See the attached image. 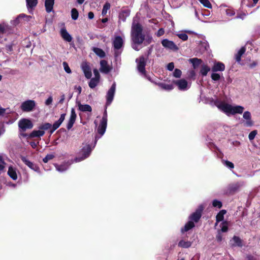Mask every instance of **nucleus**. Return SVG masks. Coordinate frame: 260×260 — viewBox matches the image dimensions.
<instances>
[{"label":"nucleus","instance_id":"3c124183","mask_svg":"<svg viewBox=\"0 0 260 260\" xmlns=\"http://www.w3.org/2000/svg\"><path fill=\"white\" fill-rule=\"evenodd\" d=\"M54 157V155L52 154H47L43 159V161L45 163H47L49 160L52 159Z\"/></svg>","mask_w":260,"mask_h":260},{"label":"nucleus","instance_id":"9d476101","mask_svg":"<svg viewBox=\"0 0 260 260\" xmlns=\"http://www.w3.org/2000/svg\"><path fill=\"white\" fill-rule=\"evenodd\" d=\"M146 58L143 55L136 59L137 69L140 75L144 74V72H146L145 66L146 65Z\"/></svg>","mask_w":260,"mask_h":260},{"label":"nucleus","instance_id":"de8ad7c7","mask_svg":"<svg viewBox=\"0 0 260 260\" xmlns=\"http://www.w3.org/2000/svg\"><path fill=\"white\" fill-rule=\"evenodd\" d=\"M211 78L212 80L216 81L220 79V75L218 73H216V72H213L211 75Z\"/></svg>","mask_w":260,"mask_h":260},{"label":"nucleus","instance_id":"0e129e2a","mask_svg":"<svg viewBox=\"0 0 260 260\" xmlns=\"http://www.w3.org/2000/svg\"><path fill=\"white\" fill-rule=\"evenodd\" d=\"M222 232H226L228 230V227L226 225L223 224L221 229Z\"/></svg>","mask_w":260,"mask_h":260},{"label":"nucleus","instance_id":"1a4fd4ad","mask_svg":"<svg viewBox=\"0 0 260 260\" xmlns=\"http://www.w3.org/2000/svg\"><path fill=\"white\" fill-rule=\"evenodd\" d=\"M18 127L20 132H25L33 127V123L28 119L22 118L18 122Z\"/></svg>","mask_w":260,"mask_h":260},{"label":"nucleus","instance_id":"f257e3e1","mask_svg":"<svg viewBox=\"0 0 260 260\" xmlns=\"http://www.w3.org/2000/svg\"><path fill=\"white\" fill-rule=\"evenodd\" d=\"M66 114L62 113L60 115L59 119L51 124L48 122H43L39 125L38 129L33 130L29 135L27 134H21L23 137H28L29 138H40L43 136L45 131H48L49 133L51 135L61 124L65 119Z\"/></svg>","mask_w":260,"mask_h":260},{"label":"nucleus","instance_id":"c9c22d12","mask_svg":"<svg viewBox=\"0 0 260 260\" xmlns=\"http://www.w3.org/2000/svg\"><path fill=\"white\" fill-rule=\"evenodd\" d=\"M10 26L5 23L0 24V35L9 32Z\"/></svg>","mask_w":260,"mask_h":260},{"label":"nucleus","instance_id":"cd10ccee","mask_svg":"<svg viewBox=\"0 0 260 260\" xmlns=\"http://www.w3.org/2000/svg\"><path fill=\"white\" fill-rule=\"evenodd\" d=\"M195 226L194 223L192 221L189 220L185 224V225L182 227L181 230L180 232L181 233H184L185 232H186L192 229Z\"/></svg>","mask_w":260,"mask_h":260},{"label":"nucleus","instance_id":"c85d7f7f","mask_svg":"<svg viewBox=\"0 0 260 260\" xmlns=\"http://www.w3.org/2000/svg\"><path fill=\"white\" fill-rule=\"evenodd\" d=\"M55 0H45V7L47 13H50L53 11Z\"/></svg>","mask_w":260,"mask_h":260},{"label":"nucleus","instance_id":"603ef678","mask_svg":"<svg viewBox=\"0 0 260 260\" xmlns=\"http://www.w3.org/2000/svg\"><path fill=\"white\" fill-rule=\"evenodd\" d=\"M64 70L66 71V73L70 74L71 73V70L70 69L69 66H68V64L64 61L62 63Z\"/></svg>","mask_w":260,"mask_h":260},{"label":"nucleus","instance_id":"a878e982","mask_svg":"<svg viewBox=\"0 0 260 260\" xmlns=\"http://www.w3.org/2000/svg\"><path fill=\"white\" fill-rule=\"evenodd\" d=\"M192 242L185 239H181L178 243V246L182 248H188L191 247Z\"/></svg>","mask_w":260,"mask_h":260},{"label":"nucleus","instance_id":"f704fd0d","mask_svg":"<svg viewBox=\"0 0 260 260\" xmlns=\"http://www.w3.org/2000/svg\"><path fill=\"white\" fill-rule=\"evenodd\" d=\"M156 85L161 89L167 91H170L173 89V86L171 84H167L164 83L159 82L157 83Z\"/></svg>","mask_w":260,"mask_h":260},{"label":"nucleus","instance_id":"5701e85b","mask_svg":"<svg viewBox=\"0 0 260 260\" xmlns=\"http://www.w3.org/2000/svg\"><path fill=\"white\" fill-rule=\"evenodd\" d=\"M107 126V122L100 121V123L97 128V132L102 137L105 134Z\"/></svg>","mask_w":260,"mask_h":260},{"label":"nucleus","instance_id":"c756f323","mask_svg":"<svg viewBox=\"0 0 260 260\" xmlns=\"http://www.w3.org/2000/svg\"><path fill=\"white\" fill-rule=\"evenodd\" d=\"M26 7L29 12L32 11L38 4V0H26Z\"/></svg>","mask_w":260,"mask_h":260},{"label":"nucleus","instance_id":"ddd939ff","mask_svg":"<svg viewBox=\"0 0 260 260\" xmlns=\"http://www.w3.org/2000/svg\"><path fill=\"white\" fill-rule=\"evenodd\" d=\"M173 83L181 91H186L190 88V85H188L187 81L184 79L175 80Z\"/></svg>","mask_w":260,"mask_h":260},{"label":"nucleus","instance_id":"4be33fe9","mask_svg":"<svg viewBox=\"0 0 260 260\" xmlns=\"http://www.w3.org/2000/svg\"><path fill=\"white\" fill-rule=\"evenodd\" d=\"M130 15V10L128 9H122L119 13V20L124 22Z\"/></svg>","mask_w":260,"mask_h":260},{"label":"nucleus","instance_id":"4468645a","mask_svg":"<svg viewBox=\"0 0 260 260\" xmlns=\"http://www.w3.org/2000/svg\"><path fill=\"white\" fill-rule=\"evenodd\" d=\"M77 114L76 113L75 110L74 108H72L71 111V115L70 116V118L67 124V128L68 130H70V129L72 128L74 123L75 122Z\"/></svg>","mask_w":260,"mask_h":260},{"label":"nucleus","instance_id":"e433bc0d","mask_svg":"<svg viewBox=\"0 0 260 260\" xmlns=\"http://www.w3.org/2000/svg\"><path fill=\"white\" fill-rule=\"evenodd\" d=\"M99 81L100 79L95 78H91L89 82L88 85L90 88L93 89L98 85Z\"/></svg>","mask_w":260,"mask_h":260},{"label":"nucleus","instance_id":"09e8293b","mask_svg":"<svg viewBox=\"0 0 260 260\" xmlns=\"http://www.w3.org/2000/svg\"><path fill=\"white\" fill-rule=\"evenodd\" d=\"M181 71L178 69H175L173 73V76L177 78H180L181 76Z\"/></svg>","mask_w":260,"mask_h":260},{"label":"nucleus","instance_id":"58836bf2","mask_svg":"<svg viewBox=\"0 0 260 260\" xmlns=\"http://www.w3.org/2000/svg\"><path fill=\"white\" fill-rule=\"evenodd\" d=\"M226 213V211L225 210H220L218 213L217 214L216 219L217 222H220L223 220L224 218V215Z\"/></svg>","mask_w":260,"mask_h":260},{"label":"nucleus","instance_id":"393cba45","mask_svg":"<svg viewBox=\"0 0 260 260\" xmlns=\"http://www.w3.org/2000/svg\"><path fill=\"white\" fill-rule=\"evenodd\" d=\"M100 71L105 74H108L111 70L110 68L109 67L107 63V61L105 60H102L100 61Z\"/></svg>","mask_w":260,"mask_h":260},{"label":"nucleus","instance_id":"a211bd4d","mask_svg":"<svg viewBox=\"0 0 260 260\" xmlns=\"http://www.w3.org/2000/svg\"><path fill=\"white\" fill-rule=\"evenodd\" d=\"M76 104L78 106V110L83 112H91L92 111L91 107L88 104H82L80 101H76Z\"/></svg>","mask_w":260,"mask_h":260},{"label":"nucleus","instance_id":"20e7f679","mask_svg":"<svg viewBox=\"0 0 260 260\" xmlns=\"http://www.w3.org/2000/svg\"><path fill=\"white\" fill-rule=\"evenodd\" d=\"M116 84L115 82H114L112 84L110 88L108 89L106 95V102L105 104V110L103 113V117L101 121L107 122L108 114L107 109V107L110 106L113 101L114 97L116 92Z\"/></svg>","mask_w":260,"mask_h":260},{"label":"nucleus","instance_id":"0eeeda50","mask_svg":"<svg viewBox=\"0 0 260 260\" xmlns=\"http://www.w3.org/2000/svg\"><path fill=\"white\" fill-rule=\"evenodd\" d=\"M243 185L244 182L242 181L232 183L229 184L224 189V193L226 194H233L239 191L240 188Z\"/></svg>","mask_w":260,"mask_h":260},{"label":"nucleus","instance_id":"72a5a7b5","mask_svg":"<svg viewBox=\"0 0 260 260\" xmlns=\"http://www.w3.org/2000/svg\"><path fill=\"white\" fill-rule=\"evenodd\" d=\"M188 61L190 63H192V67L194 69L197 68L202 62L201 59H199L196 57L190 58Z\"/></svg>","mask_w":260,"mask_h":260},{"label":"nucleus","instance_id":"69168bd1","mask_svg":"<svg viewBox=\"0 0 260 260\" xmlns=\"http://www.w3.org/2000/svg\"><path fill=\"white\" fill-rule=\"evenodd\" d=\"M6 185H7V186L11 187H12V188H15L16 186V184L13 183H12L11 182H7Z\"/></svg>","mask_w":260,"mask_h":260},{"label":"nucleus","instance_id":"a19ab883","mask_svg":"<svg viewBox=\"0 0 260 260\" xmlns=\"http://www.w3.org/2000/svg\"><path fill=\"white\" fill-rule=\"evenodd\" d=\"M176 36L183 41H187L188 39V36L185 31H181L176 34Z\"/></svg>","mask_w":260,"mask_h":260},{"label":"nucleus","instance_id":"2eb2a0df","mask_svg":"<svg viewBox=\"0 0 260 260\" xmlns=\"http://www.w3.org/2000/svg\"><path fill=\"white\" fill-rule=\"evenodd\" d=\"M20 158L21 160L30 169L37 172H40L39 167L37 165L29 161L26 157L24 156H21Z\"/></svg>","mask_w":260,"mask_h":260},{"label":"nucleus","instance_id":"49530a36","mask_svg":"<svg viewBox=\"0 0 260 260\" xmlns=\"http://www.w3.org/2000/svg\"><path fill=\"white\" fill-rule=\"evenodd\" d=\"M141 76H142L143 77L146 78V79H147L148 80H149V81H150L152 83H153L155 84H157V82H156L154 80H153L151 77L150 76H149V75H147L146 74V72H144V74H142L141 75H140Z\"/></svg>","mask_w":260,"mask_h":260},{"label":"nucleus","instance_id":"8fccbe9b","mask_svg":"<svg viewBox=\"0 0 260 260\" xmlns=\"http://www.w3.org/2000/svg\"><path fill=\"white\" fill-rule=\"evenodd\" d=\"M223 165L227 168L232 169L234 168V164L228 160H224L223 161Z\"/></svg>","mask_w":260,"mask_h":260},{"label":"nucleus","instance_id":"9b49d317","mask_svg":"<svg viewBox=\"0 0 260 260\" xmlns=\"http://www.w3.org/2000/svg\"><path fill=\"white\" fill-rule=\"evenodd\" d=\"M204 208L203 205H200L196 210L195 212L190 215L189 216V220L192 222H198L202 216Z\"/></svg>","mask_w":260,"mask_h":260},{"label":"nucleus","instance_id":"bb28decb","mask_svg":"<svg viewBox=\"0 0 260 260\" xmlns=\"http://www.w3.org/2000/svg\"><path fill=\"white\" fill-rule=\"evenodd\" d=\"M8 175L13 180H16L17 179V169L12 166H10L8 171Z\"/></svg>","mask_w":260,"mask_h":260},{"label":"nucleus","instance_id":"052dcab7","mask_svg":"<svg viewBox=\"0 0 260 260\" xmlns=\"http://www.w3.org/2000/svg\"><path fill=\"white\" fill-rule=\"evenodd\" d=\"M245 260H257L256 258L252 255L248 254L246 256Z\"/></svg>","mask_w":260,"mask_h":260},{"label":"nucleus","instance_id":"4d7b16f0","mask_svg":"<svg viewBox=\"0 0 260 260\" xmlns=\"http://www.w3.org/2000/svg\"><path fill=\"white\" fill-rule=\"evenodd\" d=\"M53 101V98L52 96H50L45 101V105L49 106L51 105Z\"/></svg>","mask_w":260,"mask_h":260},{"label":"nucleus","instance_id":"680f3d73","mask_svg":"<svg viewBox=\"0 0 260 260\" xmlns=\"http://www.w3.org/2000/svg\"><path fill=\"white\" fill-rule=\"evenodd\" d=\"M152 51V48L151 47L149 48L148 50L147 51V53L145 54L146 57L145 58H146V59L148 58L149 55L151 54Z\"/></svg>","mask_w":260,"mask_h":260},{"label":"nucleus","instance_id":"6ab92c4d","mask_svg":"<svg viewBox=\"0 0 260 260\" xmlns=\"http://www.w3.org/2000/svg\"><path fill=\"white\" fill-rule=\"evenodd\" d=\"M219 8L221 11L225 12L227 16H233L235 14L234 10L233 8L228 7L225 4H221L219 6Z\"/></svg>","mask_w":260,"mask_h":260},{"label":"nucleus","instance_id":"e2e57ef3","mask_svg":"<svg viewBox=\"0 0 260 260\" xmlns=\"http://www.w3.org/2000/svg\"><path fill=\"white\" fill-rule=\"evenodd\" d=\"M216 238L218 242H220L222 240V236L220 233H218L217 235Z\"/></svg>","mask_w":260,"mask_h":260},{"label":"nucleus","instance_id":"5fc2aeb1","mask_svg":"<svg viewBox=\"0 0 260 260\" xmlns=\"http://www.w3.org/2000/svg\"><path fill=\"white\" fill-rule=\"evenodd\" d=\"M174 68V64L173 62H170L168 64L167 67V69L168 70H169L170 71H172L173 70Z\"/></svg>","mask_w":260,"mask_h":260},{"label":"nucleus","instance_id":"423d86ee","mask_svg":"<svg viewBox=\"0 0 260 260\" xmlns=\"http://www.w3.org/2000/svg\"><path fill=\"white\" fill-rule=\"evenodd\" d=\"M123 40L121 37L119 36H116L112 41L114 55L116 60L120 57L122 53V48L123 46Z\"/></svg>","mask_w":260,"mask_h":260},{"label":"nucleus","instance_id":"774afa93","mask_svg":"<svg viewBox=\"0 0 260 260\" xmlns=\"http://www.w3.org/2000/svg\"><path fill=\"white\" fill-rule=\"evenodd\" d=\"M88 17L89 19H92L94 18V14L92 12H89L88 14Z\"/></svg>","mask_w":260,"mask_h":260},{"label":"nucleus","instance_id":"6e6d98bb","mask_svg":"<svg viewBox=\"0 0 260 260\" xmlns=\"http://www.w3.org/2000/svg\"><path fill=\"white\" fill-rule=\"evenodd\" d=\"M6 49L8 53L11 52L13 51V44H10L6 46Z\"/></svg>","mask_w":260,"mask_h":260},{"label":"nucleus","instance_id":"7c9ffc66","mask_svg":"<svg viewBox=\"0 0 260 260\" xmlns=\"http://www.w3.org/2000/svg\"><path fill=\"white\" fill-rule=\"evenodd\" d=\"M83 72L84 74L85 77L87 79H90L92 76L91 70L89 66L87 64L82 66V67Z\"/></svg>","mask_w":260,"mask_h":260},{"label":"nucleus","instance_id":"13d9d810","mask_svg":"<svg viewBox=\"0 0 260 260\" xmlns=\"http://www.w3.org/2000/svg\"><path fill=\"white\" fill-rule=\"evenodd\" d=\"M93 74L94 75V78L98 79H100V73L99 72V71L97 69H94L93 70Z\"/></svg>","mask_w":260,"mask_h":260},{"label":"nucleus","instance_id":"338daca9","mask_svg":"<svg viewBox=\"0 0 260 260\" xmlns=\"http://www.w3.org/2000/svg\"><path fill=\"white\" fill-rule=\"evenodd\" d=\"M30 145L33 148H36L37 147L38 144L35 142H30L29 143Z\"/></svg>","mask_w":260,"mask_h":260},{"label":"nucleus","instance_id":"f8f14e48","mask_svg":"<svg viewBox=\"0 0 260 260\" xmlns=\"http://www.w3.org/2000/svg\"><path fill=\"white\" fill-rule=\"evenodd\" d=\"M75 162L74 159L64 161L62 164L58 165L57 164H54V166L56 171L59 173H63L69 169L71 165Z\"/></svg>","mask_w":260,"mask_h":260},{"label":"nucleus","instance_id":"473e14b6","mask_svg":"<svg viewBox=\"0 0 260 260\" xmlns=\"http://www.w3.org/2000/svg\"><path fill=\"white\" fill-rule=\"evenodd\" d=\"M246 51L245 47H242L235 55V58L237 62H239L241 61V56L244 54Z\"/></svg>","mask_w":260,"mask_h":260},{"label":"nucleus","instance_id":"bf43d9fd","mask_svg":"<svg viewBox=\"0 0 260 260\" xmlns=\"http://www.w3.org/2000/svg\"><path fill=\"white\" fill-rule=\"evenodd\" d=\"M165 33V30L163 28H159L157 32H156V35L157 37H160L162 36Z\"/></svg>","mask_w":260,"mask_h":260},{"label":"nucleus","instance_id":"b1692460","mask_svg":"<svg viewBox=\"0 0 260 260\" xmlns=\"http://www.w3.org/2000/svg\"><path fill=\"white\" fill-rule=\"evenodd\" d=\"M225 69L224 64L221 62H216L211 68V71L213 72H216L218 71L222 72Z\"/></svg>","mask_w":260,"mask_h":260},{"label":"nucleus","instance_id":"2f4dec72","mask_svg":"<svg viewBox=\"0 0 260 260\" xmlns=\"http://www.w3.org/2000/svg\"><path fill=\"white\" fill-rule=\"evenodd\" d=\"M231 242H233L232 243V246L236 247L238 246L239 247H242V240L238 236H234L232 239L231 240Z\"/></svg>","mask_w":260,"mask_h":260},{"label":"nucleus","instance_id":"f3484780","mask_svg":"<svg viewBox=\"0 0 260 260\" xmlns=\"http://www.w3.org/2000/svg\"><path fill=\"white\" fill-rule=\"evenodd\" d=\"M31 16L26 15L24 14H21L19 15L15 19L11 21L10 23L14 26H16L18 24L21 22L23 19L26 18L27 20H28L29 18H30Z\"/></svg>","mask_w":260,"mask_h":260},{"label":"nucleus","instance_id":"a18cd8bd","mask_svg":"<svg viewBox=\"0 0 260 260\" xmlns=\"http://www.w3.org/2000/svg\"><path fill=\"white\" fill-rule=\"evenodd\" d=\"M199 1L205 7L207 8H212V5L208 0H200Z\"/></svg>","mask_w":260,"mask_h":260},{"label":"nucleus","instance_id":"864d4df0","mask_svg":"<svg viewBox=\"0 0 260 260\" xmlns=\"http://www.w3.org/2000/svg\"><path fill=\"white\" fill-rule=\"evenodd\" d=\"M257 134V131L256 130H254V131H252V132H251L249 135H248V138L249 139V140H252L254 139L256 135Z\"/></svg>","mask_w":260,"mask_h":260},{"label":"nucleus","instance_id":"6e6552de","mask_svg":"<svg viewBox=\"0 0 260 260\" xmlns=\"http://www.w3.org/2000/svg\"><path fill=\"white\" fill-rule=\"evenodd\" d=\"M36 103L34 100H28L22 102L20 106L21 110L24 112H29L34 110Z\"/></svg>","mask_w":260,"mask_h":260},{"label":"nucleus","instance_id":"4c0bfd02","mask_svg":"<svg viewBox=\"0 0 260 260\" xmlns=\"http://www.w3.org/2000/svg\"><path fill=\"white\" fill-rule=\"evenodd\" d=\"M93 52L101 58H103L105 56V52L101 48L98 47H94L93 48Z\"/></svg>","mask_w":260,"mask_h":260},{"label":"nucleus","instance_id":"37998d69","mask_svg":"<svg viewBox=\"0 0 260 260\" xmlns=\"http://www.w3.org/2000/svg\"><path fill=\"white\" fill-rule=\"evenodd\" d=\"M110 3L108 2L105 3V4H104V5L103 6V9H102V15L103 16L105 15L107 13V11L109 9H110Z\"/></svg>","mask_w":260,"mask_h":260},{"label":"nucleus","instance_id":"7ed1b4c3","mask_svg":"<svg viewBox=\"0 0 260 260\" xmlns=\"http://www.w3.org/2000/svg\"><path fill=\"white\" fill-rule=\"evenodd\" d=\"M100 137H98V136L95 137V140L92 146L89 144H83L82 148L79 153V156L74 159L75 162H80L88 158L90 156L92 149L95 146L98 140Z\"/></svg>","mask_w":260,"mask_h":260},{"label":"nucleus","instance_id":"c03bdc74","mask_svg":"<svg viewBox=\"0 0 260 260\" xmlns=\"http://www.w3.org/2000/svg\"><path fill=\"white\" fill-rule=\"evenodd\" d=\"M212 206L220 209L222 207V204L220 201L215 199L212 201Z\"/></svg>","mask_w":260,"mask_h":260},{"label":"nucleus","instance_id":"39448f33","mask_svg":"<svg viewBox=\"0 0 260 260\" xmlns=\"http://www.w3.org/2000/svg\"><path fill=\"white\" fill-rule=\"evenodd\" d=\"M218 109L224 112L228 116L230 114L234 115L236 114H242L244 111V108L241 106H233L228 104L220 103L216 104Z\"/></svg>","mask_w":260,"mask_h":260},{"label":"nucleus","instance_id":"aec40b11","mask_svg":"<svg viewBox=\"0 0 260 260\" xmlns=\"http://www.w3.org/2000/svg\"><path fill=\"white\" fill-rule=\"evenodd\" d=\"M60 36L66 42H71L73 39L71 35L68 32L66 28H61L60 31Z\"/></svg>","mask_w":260,"mask_h":260},{"label":"nucleus","instance_id":"dca6fc26","mask_svg":"<svg viewBox=\"0 0 260 260\" xmlns=\"http://www.w3.org/2000/svg\"><path fill=\"white\" fill-rule=\"evenodd\" d=\"M161 44L165 48L167 49L172 50H177L178 49V47L174 43V42L170 41L167 39L162 40Z\"/></svg>","mask_w":260,"mask_h":260},{"label":"nucleus","instance_id":"ea45409f","mask_svg":"<svg viewBox=\"0 0 260 260\" xmlns=\"http://www.w3.org/2000/svg\"><path fill=\"white\" fill-rule=\"evenodd\" d=\"M210 71V68L207 65H203L202 66L200 73L203 76H206L208 73Z\"/></svg>","mask_w":260,"mask_h":260},{"label":"nucleus","instance_id":"412c9836","mask_svg":"<svg viewBox=\"0 0 260 260\" xmlns=\"http://www.w3.org/2000/svg\"><path fill=\"white\" fill-rule=\"evenodd\" d=\"M243 117L246 120L244 123V125L247 127H250L253 125V122L251 120V115L249 111H245L244 112Z\"/></svg>","mask_w":260,"mask_h":260},{"label":"nucleus","instance_id":"79ce46f5","mask_svg":"<svg viewBox=\"0 0 260 260\" xmlns=\"http://www.w3.org/2000/svg\"><path fill=\"white\" fill-rule=\"evenodd\" d=\"M79 16V13L76 8H73L71 10V17L74 20H76Z\"/></svg>","mask_w":260,"mask_h":260},{"label":"nucleus","instance_id":"f03ea898","mask_svg":"<svg viewBox=\"0 0 260 260\" xmlns=\"http://www.w3.org/2000/svg\"><path fill=\"white\" fill-rule=\"evenodd\" d=\"M142 31V25L138 22H136L135 19H134L131 29L132 46L136 51H139L141 49L140 46L144 41L145 36Z\"/></svg>","mask_w":260,"mask_h":260}]
</instances>
